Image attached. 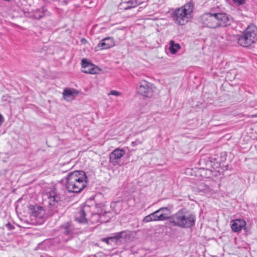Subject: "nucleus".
<instances>
[{"label":"nucleus","mask_w":257,"mask_h":257,"mask_svg":"<svg viewBox=\"0 0 257 257\" xmlns=\"http://www.w3.org/2000/svg\"><path fill=\"white\" fill-rule=\"evenodd\" d=\"M88 178L83 171L69 172L66 177V188L69 192L79 193L86 186Z\"/></svg>","instance_id":"1"},{"label":"nucleus","mask_w":257,"mask_h":257,"mask_svg":"<svg viewBox=\"0 0 257 257\" xmlns=\"http://www.w3.org/2000/svg\"><path fill=\"white\" fill-rule=\"evenodd\" d=\"M196 215L185 208L179 210L169 218V222L174 226L181 228H190L195 225Z\"/></svg>","instance_id":"2"},{"label":"nucleus","mask_w":257,"mask_h":257,"mask_svg":"<svg viewBox=\"0 0 257 257\" xmlns=\"http://www.w3.org/2000/svg\"><path fill=\"white\" fill-rule=\"evenodd\" d=\"M48 199V212L49 216H52L61 210L66 205V197L64 191H59L54 188L50 190L47 194Z\"/></svg>","instance_id":"3"},{"label":"nucleus","mask_w":257,"mask_h":257,"mask_svg":"<svg viewBox=\"0 0 257 257\" xmlns=\"http://www.w3.org/2000/svg\"><path fill=\"white\" fill-rule=\"evenodd\" d=\"M193 10V4L187 3L174 10L171 14V18L176 23L180 25H184L188 22L189 16Z\"/></svg>","instance_id":"4"},{"label":"nucleus","mask_w":257,"mask_h":257,"mask_svg":"<svg viewBox=\"0 0 257 257\" xmlns=\"http://www.w3.org/2000/svg\"><path fill=\"white\" fill-rule=\"evenodd\" d=\"M257 41V28L254 25H250L243 31L238 38V43L241 46L247 47Z\"/></svg>","instance_id":"5"},{"label":"nucleus","mask_w":257,"mask_h":257,"mask_svg":"<svg viewBox=\"0 0 257 257\" xmlns=\"http://www.w3.org/2000/svg\"><path fill=\"white\" fill-rule=\"evenodd\" d=\"M94 208V206L86 204L80 206L79 210L75 215V220L80 223H88V218L91 214V211H92L93 209Z\"/></svg>","instance_id":"6"},{"label":"nucleus","mask_w":257,"mask_h":257,"mask_svg":"<svg viewBox=\"0 0 257 257\" xmlns=\"http://www.w3.org/2000/svg\"><path fill=\"white\" fill-rule=\"evenodd\" d=\"M112 217V214L110 211H104L103 214H100L96 212L94 209L91 211V214L88 218L87 224H95L98 222L101 223L108 222Z\"/></svg>","instance_id":"7"},{"label":"nucleus","mask_w":257,"mask_h":257,"mask_svg":"<svg viewBox=\"0 0 257 257\" xmlns=\"http://www.w3.org/2000/svg\"><path fill=\"white\" fill-rule=\"evenodd\" d=\"M155 87L151 83L143 81L139 83L137 89V93L146 98H151L154 95Z\"/></svg>","instance_id":"8"},{"label":"nucleus","mask_w":257,"mask_h":257,"mask_svg":"<svg viewBox=\"0 0 257 257\" xmlns=\"http://www.w3.org/2000/svg\"><path fill=\"white\" fill-rule=\"evenodd\" d=\"M199 22L204 27L210 29L217 28L216 17L215 13H205L200 17Z\"/></svg>","instance_id":"9"},{"label":"nucleus","mask_w":257,"mask_h":257,"mask_svg":"<svg viewBox=\"0 0 257 257\" xmlns=\"http://www.w3.org/2000/svg\"><path fill=\"white\" fill-rule=\"evenodd\" d=\"M215 16L217 21V28L227 26L232 22V18L226 13H215Z\"/></svg>","instance_id":"10"},{"label":"nucleus","mask_w":257,"mask_h":257,"mask_svg":"<svg viewBox=\"0 0 257 257\" xmlns=\"http://www.w3.org/2000/svg\"><path fill=\"white\" fill-rule=\"evenodd\" d=\"M125 154V151L122 149H116L109 154V162L113 166H116L120 162L121 158Z\"/></svg>","instance_id":"11"},{"label":"nucleus","mask_w":257,"mask_h":257,"mask_svg":"<svg viewBox=\"0 0 257 257\" xmlns=\"http://www.w3.org/2000/svg\"><path fill=\"white\" fill-rule=\"evenodd\" d=\"M167 210L169 211V208L167 207H161L157 211L152 213L154 221H164L169 220V214L167 213H161V211Z\"/></svg>","instance_id":"12"},{"label":"nucleus","mask_w":257,"mask_h":257,"mask_svg":"<svg viewBox=\"0 0 257 257\" xmlns=\"http://www.w3.org/2000/svg\"><path fill=\"white\" fill-rule=\"evenodd\" d=\"M115 45V42L112 37H106L101 40L97 44L96 48L98 50L107 49L113 47Z\"/></svg>","instance_id":"13"},{"label":"nucleus","mask_w":257,"mask_h":257,"mask_svg":"<svg viewBox=\"0 0 257 257\" xmlns=\"http://www.w3.org/2000/svg\"><path fill=\"white\" fill-rule=\"evenodd\" d=\"M82 71L85 73L95 74L96 73V67L89 62L86 59H83L81 61Z\"/></svg>","instance_id":"14"},{"label":"nucleus","mask_w":257,"mask_h":257,"mask_svg":"<svg viewBox=\"0 0 257 257\" xmlns=\"http://www.w3.org/2000/svg\"><path fill=\"white\" fill-rule=\"evenodd\" d=\"M231 228L234 232H239L244 228L246 222L242 219H236L231 221Z\"/></svg>","instance_id":"15"},{"label":"nucleus","mask_w":257,"mask_h":257,"mask_svg":"<svg viewBox=\"0 0 257 257\" xmlns=\"http://www.w3.org/2000/svg\"><path fill=\"white\" fill-rule=\"evenodd\" d=\"M31 215L38 218H42L44 214L45 210L44 208L39 205H35L30 206Z\"/></svg>","instance_id":"16"},{"label":"nucleus","mask_w":257,"mask_h":257,"mask_svg":"<svg viewBox=\"0 0 257 257\" xmlns=\"http://www.w3.org/2000/svg\"><path fill=\"white\" fill-rule=\"evenodd\" d=\"M127 237V233L126 231H121L116 233L114 236L104 238L102 240L109 244L110 243V241L117 242L121 238L126 239Z\"/></svg>","instance_id":"17"},{"label":"nucleus","mask_w":257,"mask_h":257,"mask_svg":"<svg viewBox=\"0 0 257 257\" xmlns=\"http://www.w3.org/2000/svg\"><path fill=\"white\" fill-rule=\"evenodd\" d=\"M196 190L198 193H202L203 194H211L213 192V189L204 182L199 183L196 186Z\"/></svg>","instance_id":"18"},{"label":"nucleus","mask_w":257,"mask_h":257,"mask_svg":"<svg viewBox=\"0 0 257 257\" xmlns=\"http://www.w3.org/2000/svg\"><path fill=\"white\" fill-rule=\"evenodd\" d=\"M79 92L75 89L71 88H65L63 92V95L65 99L67 100L74 99L75 97L77 95Z\"/></svg>","instance_id":"19"},{"label":"nucleus","mask_w":257,"mask_h":257,"mask_svg":"<svg viewBox=\"0 0 257 257\" xmlns=\"http://www.w3.org/2000/svg\"><path fill=\"white\" fill-rule=\"evenodd\" d=\"M63 233L66 235H71L74 231V228L71 223L66 222L61 226Z\"/></svg>","instance_id":"20"},{"label":"nucleus","mask_w":257,"mask_h":257,"mask_svg":"<svg viewBox=\"0 0 257 257\" xmlns=\"http://www.w3.org/2000/svg\"><path fill=\"white\" fill-rule=\"evenodd\" d=\"M143 3L142 0H130L124 3L125 5L123 7L124 10H130L134 8L141 5Z\"/></svg>","instance_id":"21"},{"label":"nucleus","mask_w":257,"mask_h":257,"mask_svg":"<svg viewBox=\"0 0 257 257\" xmlns=\"http://www.w3.org/2000/svg\"><path fill=\"white\" fill-rule=\"evenodd\" d=\"M181 48L180 45L178 43H176L174 41L171 40L170 41V47L169 50L171 54H176L178 50Z\"/></svg>","instance_id":"22"},{"label":"nucleus","mask_w":257,"mask_h":257,"mask_svg":"<svg viewBox=\"0 0 257 257\" xmlns=\"http://www.w3.org/2000/svg\"><path fill=\"white\" fill-rule=\"evenodd\" d=\"M90 205L91 206H94V210L101 215L103 214L104 211H107L105 210V205L103 203H96L95 204H91Z\"/></svg>","instance_id":"23"},{"label":"nucleus","mask_w":257,"mask_h":257,"mask_svg":"<svg viewBox=\"0 0 257 257\" xmlns=\"http://www.w3.org/2000/svg\"><path fill=\"white\" fill-rule=\"evenodd\" d=\"M45 16V10L43 8L38 9L34 11L33 17L35 19H40Z\"/></svg>","instance_id":"24"},{"label":"nucleus","mask_w":257,"mask_h":257,"mask_svg":"<svg viewBox=\"0 0 257 257\" xmlns=\"http://www.w3.org/2000/svg\"><path fill=\"white\" fill-rule=\"evenodd\" d=\"M152 221H154V219L152 213L145 216L143 219V221L144 222H149Z\"/></svg>","instance_id":"25"},{"label":"nucleus","mask_w":257,"mask_h":257,"mask_svg":"<svg viewBox=\"0 0 257 257\" xmlns=\"http://www.w3.org/2000/svg\"><path fill=\"white\" fill-rule=\"evenodd\" d=\"M233 3L237 5V6H241L245 3V2L246 0H232Z\"/></svg>","instance_id":"26"},{"label":"nucleus","mask_w":257,"mask_h":257,"mask_svg":"<svg viewBox=\"0 0 257 257\" xmlns=\"http://www.w3.org/2000/svg\"><path fill=\"white\" fill-rule=\"evenodd\" d=\"M121 93L116 91V90H111L109 93L108 95H113L115 96H119L120 95Z\"/></svg>","instance_id":"27"},{"label":"nucleus","mask_w":257,"mask_h":257,"mask_svg":"<svg viewBox=\"0 0 257 257\" xmlns=\"http://www.w3.org/2000/svg\"><path fill=\"white\" fill-rule=\"evenodd\" d=\"M6 227L9 230H13L15 229V226L13 225H12L11 223H10V222L6 224Z\"/></svg>","instance_id":"28"},{"label":"nucleus","mask_w":257,"mask_h":257,"mask_svg":"<svg viewBox=\"0 0 257 257\" xmlns=\"http://www.w3.org/2000/svg\"><path fill=\"white\" fill-rule=\"evenodd\" d=\"M4 121V118L3 115L0 113V125L2 124V123Z\"/></svg>","instance_id":"29"},{"label":"nucleus","mask_w":257,"mask_h":257,"mask_svg":"<svg viewBox=\"0 0 257 257\" xmlns=\"http://www.w3.org/2000/svg\"><path fill=\"white\" fill-rule=\"evenodd\" d=\"M168 213L169 214H170V210L169 209V211H167V210H164L163 211H161L160 213Z\"/></svg>","instance_id":"30"},{"label":"nucleus","mask_w":257,"mask_h":257,"mask_svg":"<svg viewBox=\"0 0 257 257\" xmlns=\"http://www.w3.org/2000/svg\"><path fill=\"white\" fill-rule=\"evenodd\" d=\"M115 203H113L111 204V207L113 206V205H114Z\"/></svg>","instance_id":"31"},{"label":"nucleus","mask_w":257,"mask_h":257,"mask_svg":"<svg viewBox=\"0 0 257 257\" xmlns=\"http://www.w3.org/2000/svg\"><path fill=\"white\" fill-rule=\"evenodd\" d=\"M83 42L86 41V40H85V39H83L82 40V42H83Z\"/></svg>","instance_id":"32"},{"label":"nucleus","mask_w":257,"mask_h":257,"mask_svg":"<svg viewBox=\"0 0 257 257\" xmlns=\"http://www.w3.org/2000/svg\"><path fill=\"white\" fill-rule=\"evenodd\" d=\"M83 42L86 41V40H85V39H83L82 40V42H83Z\"/></svg>","instance_id":"33"}]
</instances>
